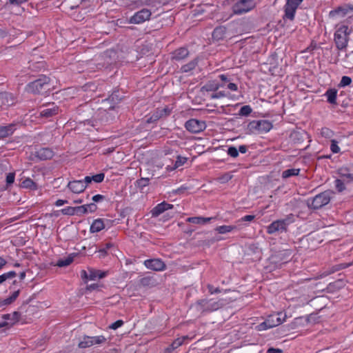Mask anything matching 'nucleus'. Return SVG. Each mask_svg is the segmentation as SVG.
I'll use <instances>...</instances> for the list:
<instances>
[{"instance_id": "1", "label": "nucleus", "mask_w": 353, "mask_h": 353, "mask_svg": "<svg viewBox=\"0 0 353 353\" xmlns=\"http://www.w3.org/2000/svg\"><path fill=\"white\" fill-rule=\"evenodd\" d=\"M294 221V215L292 214H288L285 219L274 221L270 224L267 227V232L270 234H272L277 232H286L288 226Z\"/></svg>"}, {"instance_id": "2", "label": "nucleus", "mask_w": 353, "mask_h": 353, "mask_svg": "<svg viewBox=\"0 0 353 353\" xmlns=\"http://www.w3.org/2000/svg\"><path fill=\"white\" fill-rule=\"evenodd\" d=\"M350 31H348V26L342 25L338 27L334 33V42L339 50H343L347 46L349 35Z\"/></svg>"}, {"instance_id": "3", "label": "nucleus", "mask_w": 353, "mask_h": 353, "mask_svg": "<svg viewBox=\"0 0 353 353\" xmlns=\"http://www.w3.org/2000/svg\"><path fill=\"white\" fill-rule=\"evenodd\" d=\"M334 192L332 190H325L312 198L311 203L308 201L307 205L313 209H319L328 204Z\"/></svg>"}, {"instance_id": "4", "label": "nucleus", "mask_w": 353, "mask_h": 353, "mask_svg": "<svg viewBox=\"0 0 353 353\" xmlns=\"http://www.w3.org/2000/svg\"><path fill=\"white\" fill-rule=\"evenodd\" d=\"M286 314L282 312L272 314L266 320L258 325L259 330H265L281 325L285 321Z\"/></svg>"}, {"instance_id": "5", "label": "nucleus", "mask_w": 353, "mask_h": 353, "mask_svg": "<svg viewBox=\"0 0 353 353\" xmlns=\"http://www.w3.org/2000/svg\"><path fill=\"white\" fill-rule=\"evenodd\" d=\"M50 78L43 75L38 79L29 83L26 88L28 92L40 94L42 91L49 89Z\"/></svg>"}, {"instance_id": "6", "label": "nucleus", "mask_w": 353, "mask_h": 353, "mask_svg": "<svg viewBox=\"0 0 353 353\" xmlns=\"http://www.w3.org/2000/svg\"><path fill=\"white\" fill-rule=\"evenodd\" d=\"M272 128V124L267 120L252 121L249 123L248 129L252 133H266Z\"/></svg>"}, {"instance_id": "7", "label": "nucleus", "mask_w": 353, "mask_h": 353, "mask_svg": "<svg viewBox=\"0 0 353 353\" xmlns=\"http://www.w3.org/2000/svg\"><path fill=\"white\" fill-rule=\"evenodd\" d=\"M303 0H286L284 6V16L283 19L294 20L295 13L299 5Z\"/></svg>"}, {"instance_id": "8", "label": "nucleus", "mask_w": 353, "mask_h": 353, "mask_svg": "<svg viewBox=\"0 0 353 353\" xmlns=\"http://www.w3.org/2000/svg\"><path fill=\"white\" fill-rule=\"evenodd\" d=\"M256 6L254 0H239L233 6V12L241 14L252 10Z\"/></svg>"}, {"instance_id": "9", "label": "nucleus", "mask_w": 353, "mask_h": 353, "mask_svg": "<svg viewBox=\"0 0 353 353\" xmlns=\"http://www.w3.org/2000/svg\"><path fill=\"white\" fill-rule=\"evenodd\" d=\"M350 14H353V5L344 4L343 6L337 7L334 10H331L329 13V17L330 18H343Z\"/></svg>"}, {"instance_id": "10", "label": "nucleus", "mask_w": 353, "mask_h": 353, "mask_svg": "<svg viewBox=\"0 0 353 353\" xmlns=\"http://www.w3.org/2000/svg\"><path fill=\"white\" fill-rule=\"evenodd\" d=\"M185 128L191 133H199L206 128L205 122L195 119L187 121L185 123Z\"/></svg>"}, {"instance_id": "11", "label": "nucleus", "mask_w": 353, "mask_h": 353, "mask_svg": "<svg viewBox=\"0 0 353 353\" xmlns=\"http://www.w3.org/2000/svg\"><path fill=\"white\" fill-rule=\"evenodd\" d=\"M152 12L150 10L143 8L134 14L129 19V23L132 24H141L150 19Z\"/></svg>"}, {"instance_id": "12", "label": "nucleus", "mask_w": 353, "mask_h": 353, "mask_svg": "<svg viewBox=\"0 0 353 353\" xmlns=\"http://www.w3.org/2000/svg\"><path fill=\"white\" fill-rule=\"evenodd\" d=\"M106 339L103 336H85L83 339L79 343L80 348L90 347L94 345H99L105 343Z\"/></svg>"}, {"instance_id": "13", "label": "nucleus", "mask_w": 353, "mask_h": 353, "mask_svg": "<svg viewBox=\"0 0 353 353\" xmlns=\"http://www.w3.org/2000/svg\"><path fill=\"white\" fill-rule=\"evenodd\" d=\"M197 304L201 306L203 311H215L222 307L224 305L221 300L210 303V301L208 299L199 300Z\"/></svg>"}, {"instance_id": "14", "label": "nucleus", "mask_w": 353, "mask_h": 353, "mask_svg": "<svg viewBox=\"0 0 353 353\" xmlns=\"http://www.w3.org/2000/svg\"><path fill=\"white\" fill-rule=\"evenodd\" d=\"M59 113V107L54 103L44 105L40 108L39 115L41 117L50 118Z\"/></svg>"}, {"instance_id": "15", "label": "nucleus", "mask_w": 353, "mask_h": 353, "mask_svg": "<svg viewBox=\"0 0 353 353\" xmlns=\"http://www.w3.org/2000/svg\"><path fill=\"white\" fill-rule=\"evenodd\" d=\"M144 265L147 268L154 271H162L165 268L164 262L159 259L146 260Z\"/></svg>"}, {"instance_id": "16", "label": "nucleus", "mask_w": 353, "mask_h": 353, "mask_svg": "<svg viewBox=\"0 0 353 353\" xmlns=\"http://www.w3.org/2000/svg\"><path fill=\"white\" fill-rule=\"evenodd\" d=\"M68 188L74 193L79 194L84 191L86 188L85 182L81 180H74L70 181L68 184Z\"/></svg>"}, {"instance_id": "17", "label": "nucleus", "mask_w": 353, "mask_h": 353, "mask_svg": "<svg viewBox=\"0 0 353 353\" xmlns=\"http://www.w3.org/2000/svg\"><path fill=\"white\" fill-rule=\"evenodd\" d=\"M173 208V205L168 203L165 201L158 204L156 207H154L151 210L152 216L154 217H157L159 216L161 214L164 212L165 210L172 209Z\"/></svg>"}, {"instance_id": "18", "label": "nucleus", "mask_w": 353, "mask_h": 353, "mask_svg": "<svg viewBox=\"0 0 353 353\" xmlns=\"http://www.w3.org/2000/svg\"><path fill=\"white\" fill-rule=\"evenodd\" d=\"M14 103V96L8 92L0 93V106H10Z\"/></svg>"}, {"instance_id": "19", "label": "nucleus", "mask_w": 353, "mask_h": 353, "mask_svg": "<svg viewBox=\"0 0 353 353\" xmlns=\"http://www.w3.org/2000/svg\"><path fill=\"white\" fill-rule=\"evenodd\" d=\"M54 156V152L48 148H43L36 152V157L40 160L50 159Z\"/></svg>"}, {"instance_id": "20", "label": "nucleus", "mask_w": 353, "mask_h": 353, "mask_svg": "<svg viewBox=\"0 0 353 353\" xmlns=\"http://www.w3.org/2000/svg\"><path fill=\"white\" fill-rule=\"evenodd\" d=\"M15 130H16L15 124H13V123L9 124L6 126H1L0 127V139H3V138H6L7 137L12 135L14 133Z\"/></svg>"}, {"instance_id": "21", "label": "nucleus", "mask_w": 353, "mask_h": 353, "mask_svg": "<svg viewBox=\"0 0 353 353\" xmlns=\"http://www.w3.org/2000/svg\"><path fill=\"white\" fill-rule=\"evenodd\" d=\"M189 55V51L187 48H180L177 50H176L172 53V59L176 61H181L184 59L185 58L188 57Z\"/></svg>"}, {"instance_id": "22", "label": "nucleus", "mask_w": 353, "mask_h": 353, "mask_svg": "<svg viewBox=\"0 0 353 353\" xmlns=\"http://www.w3.org/2000/svg\"><path fill=\"white\" fill-rule=\"evenodd\" d=\"M227 30L225 26L216 27L213 32L212 37L216 41L222 40L226 37Z\"/></svg>"}, {"instance_id": "23", "label": "nucleus", "mask_w": 353, "mask_h": 353, "mask_svg": "<svg viewBox=\"0 0 353 353\" xmlns=\"http://www.w3.org/2000/svg\"><path fill=\"white\" fill-rule=\"evenodd\" d=\"M105 272L94 270L93 268H88V280L94 281L97 279H102L106 276Z\"/></svg>"}, {"instance_id": "24", "label": "nucleus", "mask_w": 353, "mask_h": 353, "mask_svg": "<svg viewBox=\"0 0 353 353\" xmlns=\"http://www.w3.org/2000/svg\"><path fill=\"white\" fill-rule=\"evenodd\" d=\"M12 290L13 292L10 296L3 300H0V305H8L12 303L19 296L21 290H16V288H14Z\"/></svg>"}, {"instance_id": "25", "label": "nucleus", "mask_w": 353, "mask_h": 353, "mask_svg": "<svg viewBox=\"0 0 353 353\" xmlns=\"http://www.w3.org/2000/svg\"><path fill=\"white\" fill-rule=\"evenodd\" d=\"M186 339L187 336H183V338L175 339L172 344L165 350V353H172V350L181 346Z\"/></svg>"}, {"instance_id": "26", "label": "nucleus", "mask_w": 353, "mask_h": 353, "mask_svg": "<svg viewBox=\"0 0 353 353\" xmlns=\"http://www.w3.org/2000/svg\"><path fill=\"white\" fill-rule=\"evenodd\" d=\"M105 227V225L103 223V221L101 219H98L94 220L91 226H90V232H98L102 230Z\"/></svg>"}, {"instance_id": "27", "label": "nucleus", "mask_w": 353, "mask_h": 353, "mask_svg": "<svg viewBox=\"0 0 353 353\" xmlns=\"http://www.w3.org/2000/svg\"><path fill=\"white\" fill-rule=\"evenodd\" d=\"M20 316H21V314L19 312L15 311V312H12V314H3L2 316V319L3 320H6V321H11L10 323L13 324L19 320Z\"/></svg>"}, {"instance_id": "28", "label": "nucleus", "mask_w": 353, "mask_h": 353, "mask_svg": "<svg viewBox=\"0 0 353 353\" xmlns=\"http://www.w3.org/2000/svg\"><path fill=\"white\" fill-rule=\"evenodd\" d=\"M325 95L327 97V101L331 104L336 103L337 90L335 89H329L326 91Z\"/></svg>"}, {"instance_id": "29", "label": "nucleus", "mask_w": 353, "mask_h": 353, "mask_svg": "<svg viewBox=\"0 0 353 353\" xmlns=\"http://www.w3.org/2000/svg\"><path fill=\"white\" fill-rule=\"evenodd\" d=\"M212 218H203L199 216L189 217L187 221L194 224H205L209 222Z\"/></svg>"}, {"instance_id": "30", "label": "nucleus", "mask_w": 353, "mask_h": 353, "mask_svg": "<svg viewBox=\"0 0 353 353\" xmlns=\"http://www.w3.org/2000/svg\"><path fill=\"white\" fill-rule=\"evenodd\" d=\"M300 172V169L291 168L284 170L282 172V177L283 179H287L293 176H298Z\"/></svg>"}, {"instance_id": "31", "label": "nucleus", "mask_w": 353, "mask_h": 353, "mask_svg": "<svg viewBox=\"0 0 353 353\" xmlns=\"http://www.w3.org/2000/svg\"><path fill=\"white\" fill-rule=\"evenodd\" d=\"M237 228L235 225H221L219 226L216 228V231L219 234H225L228 232H230L234 230H236Z\"/></svg>"}, {"instance_id": "32", "label": "nucleus", "mask_w": 353, "mask_h": 353, "mask_svg": "<svg viewBox=\"0 0 353 353\" xmlns=\"http://www.w3.org/2000/svg\"><path fill=\"white\" fill-rule=\"evenodd\" d=\"M196 65H197V61H196V59H194V60L190 61L188 63L183 65L181 67V70L183 72H190V71L192 70L194 68H195Z\"/></svg>"}, {"instance_id": "33", "label": "nucleus", "mask_w": 353, "mask_h": 353, "mask_svg": "<svg viewBox=\"0 0 353 353\" xmlns=\"http://www.w3.org/2000/svg\"><path fill=\"white\" fill-rule=\"evenodd\" d=\"M339 174L348 179L349 181H353V174L350 172L347 168H341L339 170Z\"/></svg>"}, {"instance_id": "34", "label": "nucleus", "mask_w": 353, "mask_h": 353, "mask_svg": "<svg viewBox=\"0 0 353 353\" xmlns=\"http://www.w3.org/2000/svg\"><path fill=\"white\" fill-rule=\"evenodd\" d=\"M21 185L23 188H29L30 190L37 189V184L30 178H27L23 180Z\"/></svg>"}, {"instance_id": "35", "label": "nucleus", "mask_w": 353, "mask_h": 353, "mask_svg": "<svg viewBox=\"0 0 353 353\" xmlns=\"http://www.w3.org/2000/svg\"><path fill=\"white\" fill-rule=\"evenodd\" d=\"M17 276V273L14 271H10L0 275V285L2 284L8 279H12Z\"/></svg>"}, {"instance_id": "36", "label": "nucleus", "mask_w": 353, "mask_h": 353, "mask_svg": "<svg viewBox=\"0 0 353 353\" xmlns=\"http://www.w3.org/2000/svg\"><path fill=\"white\" fill-rule=\"evenodd\" d=\"M73 261V256H69L65 259H59L57 262V265L59 267H65L69 265Z\"/></svg>"}, {"instance_id": "37", "label": "nucleus", "mask_w": 353, "mask_h": 353, "mask_svg": "<svg viewBox=\"0 0 353 353\" xmlns=\"http://www.w3.org/2000/svg\"><path fill=\"white\" fill-rule=\"evenodd\" d=\"M352 83V79L347 76H343L339 83V87H345L350 85Z\"/></svg>"}, {"instance_id": "38", "label": "nucleus", "mask_w": 353, "mask_h": 353, "mask_svg": "<svg viewBox=\"0 0 353 353\" xmlns=\"http://www.w3.org/2000/svg\"><path fill=\"white\" fill-rule=\"evenodd\" d=\"M232 178V175L230 173H225L222 176H219L217 180L221 183H225L228 182Z\"/></svg>"}, {"instance_id": "39", "label": "nucleus", "mask_w": 353, "mask_h": 353, "mask_svg": "<svg viewBox=\"0 0 353 353\" xmlns=\"http://www.w3.org/2000/svg\"><path fill=\"white\" fill-rule=\"evenodd\" d=\"M61 213L64 215L72 216L75 215L74 207H67L61 210Z\"/></svg>"}, {"instance_id": "40", "label": "nucleus", "mask_w": 353, "mask_h": 353, "mask_svg": "<svg viewBox=\"0 0 353 353\" xmlns=\"http://www.w3.org/2000/svg\"><path fill=\"white\" fill-rule=\"evenodd\" d=\"M252 112V108L250 105H244L241 108L239 114L243 116H248Z\"/></svg>"}, {"instance_id": "41", "label": "nucleus", "mask_w": 353, "mask_h": 353, "mask_svg": "<svg viewBox=\"0 0 353 353\" xmlns=\"http://www.w3.org/2000/svg\"><path fill=\"white\" fill-rule=\"evenodd\" d=\"M75 215L81 216L87 213V210L84 205L74 207Z\"/></svg>"}, {"instance_id": "42", "label": "nucleus", "mask_w": 353, "mask_h": 353, "mask_svg": "<svg viewBox=\"0 0 353 353\" xmlns=\"http://www.w3.org/2000/svg\"><path fill=\"white\" fill-rule=\"evenodd\" d=\"M321 134L325 138H331L333 136V132L327 128H323L321 130Z\"/></svg>"}, {"instance_id": "43", "label": "nucleus", "mask_w": 353, "mask_h": 353, "mask_svg": "<svg viewBox=\"0 0 353 353\" xmlns=\"http://www.w3.org/2000/svg\"><path fill=\"white\" fill-rule=\"evenodd\" d=\"M21 290L23 288V282L21 281L14 280L10 286V290Z\"/></svg>"}, {"instance_id": "44", "label": "nucleus", "mask_w": 353, "mask_h": 353, "mask_svg": "<svg viewBox=\"0 0 353 353\" xmlns=\"http://www.w3.org/2000/svg\"><path fill=\"white\" fill-rule=\"evenodd\" d=\"M335 187L336 190L341 192L345 189V186L344 183L341 179H336L334 181Z\"/></svg>"}, {"instance_id": "45", "label": "nucleus", "mask_w": 353, "mask_h": 353, "mask_svg": "<svg viewBox=\"0 0 353 353\" xmlns=\"http://www.w3.org/2000/svg\"><path fill=\"white\" fill-rule=\"evenodd\" d=\"M330 150L333 153H338L340 152V148L338 145V142L334 139L331 141Z\"/></svg>"}, {"instance_id": "46", "label": "nucleus", "mask_w": 353, "mask_h": 353, "mask_svg": "<svg viewBox=\"0 0 353 353\" xmlns=\"http://www.w3.org/2000/svg\"><path fill=\"white\" fill-rule=\"evenodd\" d=\"M228 154L230 157L236 158L239 155V151L235 147L231 146L228 150Z\"/></svg>"}, {"instance_id": "47", "label": "nucleus", "mask_w": 353, "mask_h": 353, "mask_svg": "<svg viewBox=\"0 0 353 353\" xmlns=\"http://www.w3.org/2000/svg\"><path fill=\"white\" fill-rule=\"evenodd\" d=\"M105 174L103 173H99L92 176V179L95 183H101L103 181Z\"/></svg>"}, {"instance_id": "48", "label": "nucleus", "mask_w": 353, "mask_h": 353, "mask_svg": "<svg viewBox=\"0 0 353 353\" xmlns=\"http://www.w3.org/2000/svg\"><path fill=\"white\" fill-rule=\"evenodd\" d=\"M149 179L148 178H141V179L137 181V185L139 187L143 188L148 185Z\"/></svg>"}, {"instance_id": "49", "label": "nucleus", "mask_w": 353, "mask_h": 353, "mask_svg": "<svg viewBox=\"0 0 353 353\" xmlns=\"http://www.w3.org/2000/svg\"><path fill=\"white\" fill-rule=\"evenodd\" d=\"M225 96H226V94L225 93V92L219 91L217 92L212 93L210 95V97H211V99H219V98L225 97Z\"/></svg>"}, {"instance_id": "50", "label": "nucleus", "mask_w": 353, "mask_h": 353, "mask_svg": "<svg viewBox=\"0 0 353 353\" xmlns=\"http://www.w3.org/2000/svg\"><path fill=\"white\" fill-rule=\"evenodd\" d=\"M14 173L10 172L6 176V183L8 185H11L14 181Z\"/></svg>"}, {"instance_id": "51", "label": "nucleus", "mask_w": 353, "mask_h": 353, "mask_svg": "<svg viewBox=\"0 0 353 353\" xmlns=\"http://www.w3.org/2000/svg\"><path fill=\"white\" fill-rule=\"evenodd\" d=\"M84 205H85V208L87 210V213L88 212H94L97 209V205L94 203H90V204Z\"/></svg>"}, {"instance_id": "52", "label": "nucleus", "mask_w": 353, "mask_h": 353, "mask_svg": "<svg viewBox=\"0 0 353 353\" xmlns=\"http://www.w3.org/2000/svg\"><path fill=\"white\" fill-rule=\"evenodd\" d=\"M123 324V321L122 320H118L114 323H112L109 327L112 330H116L118 327H121Z\"/></svg>"}, {"instance_id": "53", "label": "nucleus", "mask_w": 353, "mask_h": 353, "mask_svg": "<svg viewBox=\"0 0 353 353\" xmlns=\"http://www.w3.org/2000/svg\"><path fill=\"white\" fill-rule=\"evenodd\" d=\"M142 0H136L134 1H132L131 3L128 6L129 7H131L132 8H137L139 7L143 6Z\"/></svg>"}, {"instance_id": "54", "label": "nucleus", "mask_w": 353, "mask_h": 353, "mask_svg": "<svg viewBox=\"0 0 353 353\" xmlns=\"http://www.w3.org/2000/svg\"><path fill=\"white\" fill-rule=\"evenodd\" d=\"M208 289L209 290V292L211 294H215V293H220L221 292V289L219 288H214L213 285L208 284Z\"/></svg>"}, {"instance_id": "55", "label": "nucleus", "mask_w": 353, "mask_h": 353, "mask_svg": "<svg viewBox=\"0 0 353 353\" xmlns=\"http://www.w3.org/2000/svg\"><path fill=\"white\" fill-rule=\"evenodd\" d=\"M100 285L97 283H93L88 285L86 287V290L88 291H93L95 290H98L99 288Z\"/></svg>"}, {"instance_id": "56", "label": "nucleus", "mask_w": 353, "mask_h": 353, "mask_svg": "<svg viewBox=\"0 0 353 353\" xmlns=\"http://www.w3.org/2000/svg\"><path fill=\"white\" fill-rule=\"evenodd\" d=\"M254 215H246L242 217L239 221H252L254 219Z\"/></svg>"}, {"instance_id": "57", "label": "nucleus", "mask_w": 353, "mask_h": 353, "mask_svg": "<svg viewBox=\"0 0 353 353\" xmlns=\"http://www.w3.org/2000/svg\"><path fill=\"white\" fill-rule=\"evenodd\" d=\"M104 199H105V196L103 195L97 194L92 197V201L94 202H99V201H103Z\"/></svg>"}, {"instance_id": "58", "label": "nucleus", "mask_w": 353, "mask_h": 353, "mask_svg": "<svg viewBox=\"0 0 353 353\" xmlns=\"http://www.w3.org/2000/svg\"><path fill=\"white\" fill-rule=\"evenodd\" d=\"M228 88L232 90V91H236L238 89L237 85L234 83H230L227 85Z\"/></svg>"}, {"instance_id": "59", "label": "nucleus", "mask_w": 353, "mask_h": 353, "mask_svg": "<svg viewBox=\"0 0 353 353\" xmlns=\"http://www.w3.org/2000/svg\"><path fill=\"white\" fill-rule=\"evenodd\" d=\"M267 353H282L281 349L270 347L267 350Z\"/></svg>"}, {"instance_id": "60", "label": "nucleus", "mask_w": 353, "mask_h": 353, "mask_svg": "<svg viewBox=\"0 0 353 353\" xmlns=\"http://www.w3.org/2000/svg\"><path fill=\"white\" fill-rule=\"evenodd\" d=\"M68 203V200L59 199L56 201L55 205L57 206H61V205H63V204H65Z\"/></svg>"}, {"instance_id": "61", "label": "nucleus", "mask_w": 353, "mask_h": 353, "mask_svg": "<svg viewBox=\"0 0 353 353\" xmlns=\"http://www.w3.org/2000/svg\"><path fill=\"white\" fill-rule=\"evenodd\" d=\"M28 0H9L10 3L11 4H16V5L23 3L24 2H26Z\"/></svg>"}, {"instance_id": "62", "label": "nucleus", "mask_w": 353, "mask_h": 353, "mask_svg": "<svg viewBox=\"0 0 353 353\" xmlns=\"http://www.w3.org/2000/svg\"><path fill=\"white\" fill-rule=\"evenodd\" d=\"M83 182H85V185L87 186L89 183L92 181V176H87L82 180Z\"/></svg>"}, {"instance_id": "63", "label": "nucleus", "mask_w": 353, "mask_h": 353, "mask_svg": "<svg viewBox=\"0 0 353 353\" xmlns=\"http://www.w3.org/2000/svg\"><path fill=\"white\" fill-rule=\"evenodd\" d=\"M247 146L243 145L239 146L238 151L240 152L241 153L244 154L247 152Z\"/></svg>"}, {"instance_id": "64", "label": "nucleus", "mask_w": 353, "mask_h": 353, "mask_svg": "<svg viewBox=\"0 0 353 353\" xmlns=\"http://www.w3.org/2000/svg\"><path fill=\"white\" fill-rule=\"evenodd\" d=\"M81 275L83 279H88V270H82L81 272Z\"/></svg>"}]
</instances>
